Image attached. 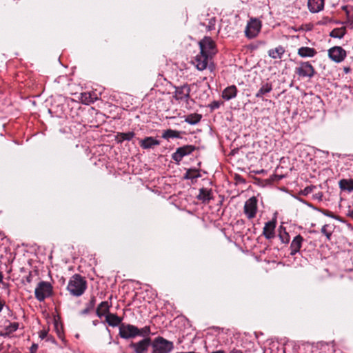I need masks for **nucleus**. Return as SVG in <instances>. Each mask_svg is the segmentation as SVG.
<instances>
[{
	"mask_svg": "<svg viewBox=\"0 0 353 353\" xmlns=\"http://www.w3.org/2000/svg\"><path fill=\"white\" fill-rule=\"evenodd\" d=\"M215 24H216V19H215V17H212V18L209 19L208 23L207 25H205V23H203V26H205L206 29L208 31L214 30Z\"/></svg>",
	"mask_w": 353,
	"mask_h": 353,
	"instance_id": "38",
	"label": "nucleus"
},
{
	"mask_svg": "<svg viewBox=\"0 0 353 353\" xmlns=\"http://www.w3.org/2000/svg\"><path fill=\"white\" fill-rule=\"evenodd\" d=\"M350 70V68H345V72H346V73H347V72H348Z\"/></svg>",
	"mask_w": 353,
	"mask_h": 353,
	"instance_id": "44",
	"label": "nucleus"
},
{
	"mask_svg": "<svg viewBox=\"0 0 353 353\" xmlns=\"http://www.w3.org/2000/svg\"><path fill=\"white\" fill-rule=\"evenodd\" d=\"M342 8L345 12L347 18V21L343 23H350L351 25V21L353 20V8L349 6H343Z\"/></svg>",
	"mask_w": 353,
	"mask_h": 353,
	"instance_id": "33",
	"label": "nucleus"
},
{
	"mask_svg": "<svg viewBox=\"0 0 353 353\" xmlns=\"http://www.w3.org/2000/svg\"><path fill=\"white\" fill-rule=\"evenodd\" d=\"M150 334V327L149 326H145L141 329H139L137 336L145 337Z\"/></svg>",
	"mask_w": 353,
	"mask_h": 353,
	"instance_id": "37",
	"label": "nucleus"
},
{
	"mask_svg": "<svg viewBox=\"0 0 353 353\" xmlns=\"http://www.w3.org/2000/svg\"><path fill=\"white\" fill-rule=\"evenodd\" d=\"M139 328L133 325L121 323L119 326V335L125 339L136 337Z\"/></svg>",
	"mask_w": 353,
	"mask_h": 353,
	"instance_id": "6",
	"label": "nucleus"
},
{
	"mask_svg": "<svg viewBox=\"0 0 353 353\" xmlns=\"http://www.w3.org/2000/svg\"><path fill=\"white\" fill-rule=\"evenodd\" d=\"M19 328V323L17 322L10 323L8 325L5 327V332H1L0 335L3 336H8L15 332Z\"/></svg>",
	"mask_w": 353,
	"mask_h": 353,
	"instance_id": "28",
	"label": "nucleus"
},
{
	"mask_svg": "<svg viewBox=\"0 0 353 353\" xmlns=\"http://www.w3.org/2000/svg\"><path fill=\"white\" fill-rule=\"evenodd\" d=\"M295 72L301 77L311 78L314 76L315 70L314 67L308 62H301L295 69Z\"/></svg>",
	"mask_w": 353,
	"mask_h": 353,
	"instance_id": "8",
	"label": "nucleus"
},
{
	"mask_svg": "<svg viewBox=\"0 0 353 353\" xmlns=\"http://www.w3.org/2000/svg\"><path fill=\"white\" fill-rule=\"evenodd\" d=\"M135 134L133 132H121L117 134V137L120 139L119 142L123 141H130L134 137Z\"/></svg>",
	"mask_w": 353,
	"mask_h": 353,
	"instance_id": "34",
	"label": "nucleus"
},
{
	"mask_svg": "<svg viewBox=\"0 0 353 353\" xmlns=\"http://www.w3.org/2000/svg\"><path fill=\"white\" fill-rule=\"evenodd\" d=\"M305 191L307 192H308L307 188H305Z\"/></svg>",
	"mask_w": 353,
	"mask_h": 353,
	"instance_id": "47",
	"label": "nucleus"
},
{
	"mask_svg": "<svg viewBox=\"0 0 353 353\" xmlns=\"http://www.w3.org/2000/svg\"><path fill=\"white\" fill-rule=\"evenodd\" d=\"M321 233L323 234L327 240H330L331 236L332 234V230H331V226L330 225L325 224L321 228Z\"/></svg>",
	"mask_w": 353,
	"mask_h": 353,
	"instance_id": "35",
	"label": "nucleus"
},
{
	"mask_svg": "<svg viewBox=\"0 0 353 353\" xmlns=\"http://www.w3.org/2000/svg\"><path fill=\"white\" fill-rule=\"evenodd\" d=\"M276 219H273L265 223L263 230V234L267 239H271L274 237V230L276 228Z\"/></svg>",
	"mask_w": 353,
	"mask_h": 353,
	"instance_id": "14",
	"label": "nucleus"
},
{
	"mask_svg": "<svg viewBox=\"0 0 353 353\" xmlns=\"http://www.w3.org/2000/svg\"><path fill=\"white\" fill-rule=\"evenodd\" d=\"M346 34V28L345 27L337 28L332 30L330 36L333 38L341 39Z\"/></svg>",
	"mask_w": 353,
	"mask_h": 353,
	"instance_id": "29",
	"label": "nucleus"
},
{
	"mask_svg": "<svg viewBox=\"0 0 353 353\" xmlns=\"http://www.w3.org/2000/svg\"><path fill=\"white\" fill-rule=\"evenodd\" d=\"M298 54L303 58L313 57L316 54L315 49L309 47H301L298 50Z\"/></svg>",
	"mask_w": 353,
	"mask_h": 353,
	"instance_id": "23",
	"label": "nucleus"
},
{
	"mask_svg": "<svg viewBox=\"0 0 353 353\" xmlns=\"http://www.w3.org/2000/svg\"><path fill=\"white\" fill-rule=\"evenodd\" d=\"M212 57H208V55H205L201 52L200 54H197L194 61V63L195 64L196 68L199 70H203L206 69L208 61L210 60Z\"/></svg>",
	"mask_w": 353,
	"mask_h": 353,
	"instance_id": "13",
	"label": "nucleus"
},
{
	"mask_svg": "<svg viewBox=\"0 0 353 353\" xmlns=\"http://www.w3.org/2000/svg\"><path fill=\"white\" fill-rule=\"evenodd\" d=\"M201 174L198 170L196 169H189L187 170L186 173L184 175V179H196L199 178Z\"/></svg>",
	"mask_w": 353,
	"mask_h": 353,
	"instance_id": "32",
	"label": "nucleus"
},
{
	"mask_svg": "<svg viewBox=\"0 0 353 353\" xmlns=\"http://www.w3.org/2000/svg\"><path fill=\"white\" fill-rule=\"evenodd\" d=\"M38 349V345L37 344H32L30 347V352L31 353H35Z\"/></svg>",
	"mask_w": 353,
	"mask_h": 353,
	"instance_id": "40",
	"label": "nucleus"
},
{
	"mask_svg": "<svg viewBox=\"0 0 353 353\" xmlns=\"http://www.w3.org/2000/svg\"><path fill=\"white\" fill-rule=\"evenodd\" d=\"M47 334V332L46 331L41 332L39 336L41 339H44Z\"/></svg>",
	"mask_w": 353,
	"mask_h": 353,
	"instance_id": "41",
	"label": "nucleus"
},
{
	"mask_svg": "<svg viewBox=\"0 0 353 353\" xmlns=\"http://www.w3.org/2000/svg\"><path fill=\"white\" fill-rule=\"evenodd\" d=\"M87 288V282L85 279L79 274H74L69 280L67 290L74 296H80Z\"/></svg>",
	"mask_w": 353,
	"mask_h": 353,
	"instance_id": "1",
	"label": "nucleus"
},
{
	"mask_svg": "<svg viewBox=\"0 0 353 353\" xmlns=\"http://www.w3.org/2000/svg\"><path fill=\"white\" fill-rule=\"evenodd\" d=\"M352 28H353V20L351 21Z\"/></svg>",
	"mask_w": 353,
	"mask_h": 353,
	"instance_id": "46",
	"label": "nucleus"
},
{
	"mask_svg": "<svg viewBox=\"0 0 353 353\" xmlns=\"http://www.w3.org/2000/svg\"><path fill=\"white\" fill-rule=\"evenodd\" d=\"M303 242V238L300 234L296 235L292 241L290 245V254L292 256L295 255L298 253L301 248L302 243Z\"/></svg>",
	"mask_w": 353,
	"mask_h": 353,
	"instance_id": "16",
	"label": "nucleus"
},
{
	"mask_svg": "<svg viewBox=\"0 0 353 353\" xmlns=\"http://www.w3.org/2000/svg\"><path fill=\"white\" fill-rule=\"evenodd\" d=\"M176 353H192V352H176Z\"/></svg>",
	"mask_w": 353,
	"mask_h": 353,
	"instance_id": "45",
	"label": "nucleus"
},
{
	"mask_svg": "<svg viewBox=\"0 0 353 353\" xmlns=\"http://www.w3.org/2000/svg\"><path fill=\"white\" fill-rule=\"evenodd\" d=\"M190 87L188 84H184L181 86L176 87L174 94V98L177 101H185L190 98Z\"/></svg>",
	"mask_w": 353,
	"mask_h": 353,
	"instance_id": "11",
	"label": "nucleus"
},
{
	"mask_svg": "<svg viewBox=\"0 0 353 353\" xmlns=\"http://www.w3.org/2000/svg\"><path fill=\"white\" fill-rule=\"evenodd\" d=\"M279 237L283 243H288L290 240L289 234L286 232V229L283 225L279 228Z\"/></svg>",
	"mask_w": 353,
	"mask_h": 353,
	"instance_id": "27",
	"label": "nucleus"
},
{
	"mask_svg": "<svg viewBox=\"0 0 353 353\" xmlns=\"http://www.w3.org/2000/svg\"><path fill=\"white\" fill-rule=\"evenodd\" d=\"M52 292V288L50 283L41 281L35 288L34 294L39 301H43L47 297L51 295Z\"/></svg>",
	"mask_w": 353,
	"mask_h": 353,
	"instance_id": "3",
	"label": "nucleus"
},
{
	"mask_svg": "<svg viewBox=\"0 0 353 353\" xmlns=\"http://www.w3.org/2000/svg\"><path fill=\"white\" fill-rule=\"evenodd\" d=\"M219 102L218 101H213L210 105V107L212 108V109H216V108H219Z\"/></svg>",
	"mask_w": 353,
	"mask_h": 353,
	"instance_id": "39",
	"label": "nucleus"
},
{
	"mask_svg": "<svg viewBox=\"0 0 353 353\" xmlns=\"http://www.w3.org/2000/svg\"><path fill=\"white\" fill-rule=\"evenodd\" d=\"M257 212V199L252 196L246 201L244 205V213L248 219L255 217Z\"/></svg>",
	"mask_w": 353,
	"mask_h": 353,
	"instance_id": "7",
	"label": "nucleus"
},
{
	"mask_svg": "<svg viewBox=\"0 0 353 353\" xmlns=\"http://www.w3.org/2000/svg\"><path fill=\"white\" fill-rule=\"evenodd\" d=\"M339 185L341 190H345L351 192L353 191V179H341L339 182Z\"/></svg>",
	"mask_w": 353,
	"mask_h": 353,
	"instance_id": "24",
	"label": "nucleus"
},
{
	"mask_svg": "<svg viewBox=\"0 0 353 353\" xmlns=\"http://www.w3.org/2000/svg\"><path fill=\"white\" fill-rule=\"evenodd\" d=\"M3 274L2 272L0 271V283L3 282Z\"/></svg>",
	"mask_w": 353,
	"mask_h": 353,
	"instance_id": "43",
	"label": "nucleus"
},
{
	"mask_svg": "<svg viewBox=\"0 0 353 353\" xmlns=\"http://www.w3.org/2000/svg\"><path fill=\"white\" fill-rule=\"evenodd\" d=\"M200 52L212 57L216 53L215 43L210 37H205L199 43Z\"/></svg>",
	"mask_w": 353,
	"mask_h": 353,
	"instance_id": "4",
	"label": "nucleus"
},
{
	"mask_svg": "<svg viewBox=\"0 0 353 353\" xmlns=\"http://www.w3.org/2000/svg\"><path fill=\"white\" fill-rule=\"evenodd\" d=\"M237 88L234 85H230L225 88L222 92V97L226 101L232 99L236 97Z\"/></svg>",
	"mask_w": 353,
	"mask_h": 353,
	"instance_id": "18",
	"label": "nucleus"
},
{
	"mask_svg": "<svg viewBox=\"0 0 353 353\" xmlns=\"http://www.w3.org/2000/svg\"><path fill=\"white\" fill-rule=\"evenodd\" d=\"M105 321L110 326L117 327L118 325L120 326L122 319L115 314L110 313L105 316Z\"/></svg>",
	"mask_w": 353,
	"mask_h": 353,
	"instance_id": "21",
	"label": "nucleus"
},
{
	"mask_svg": "<svg viewBox=\"0 0 353 353\" xmlns=\"http://www.w3.org/2000/svg\"><path fill=\"white\" fill-rule=\"evenodd\" d=\"M328 55L332 61L340 63L346 57V52L342 47L335 46L328 50Z\"/></svg>",
	"mask_w": 353,
	"mask_h": 353,
	"instance_id": "10",
	"label": "nucleus"
},
{
	"mask_svg": "<svg viewBox=\"0 0 353 353\" xmlns=\"http://www.w3.org/2000/svg\"><path fill=\"white\" fill-rule=\"evenodd\" d=\"M110 304L108 301H102L97 307L96 314L97 316L101 318L104 315H107L109 313Z\"/></svg>",
	"mask_w": 353,
	"mask_h": 353,
	"instance_id": "22",
	"label": "nucleus"
},
{
	"mask_svg": "<svg viewBox=\"0 0 353 353\" xmlns=\"http://www.w3.org/2000/svg\"><path fill=\"white\" fill-rule=\"evenodd\" d=\"M96 304V297L94 296H91L89 303L86 305L85 309L81 310V314L85 315L88 314L91 310H93L94 305Z\"/></svg>",
	"mask_w": 353,
	"mask_h": 353,
	"instance_id": "31",
	"label": "nucleus"
},
{
	"mask_svg": "<svg viewBox=\"0 0 353 353\" xmlns=\"http://www.w3.org/2000/svg\"><path fill=\"white\" fill-rule=\"evenodd\" d=\"M272 90V85L270 83H265L262 84L259 91L256 93V98H262L263 95L270 92Z\"/></svg>",
	"mask_w": 353,
	"mask_h": 353,
	"instance_id": "25",
	"label": "nucleus"
},
{
	"mask_svg": "<svg viewBox=\"0 0 353 353\" xmlns=\"http://www.w3.org/2000/svg\"><path fill=\"white\" fill-rule=\"evenodd\" d=\"M97 99V97H93L90 93H83L81 96V100L85 103H94V101Z\"/></svg>",
	"mask_w": 353,
	"mask_h": 353,
	"instance_id": "36",
	"label": "nucleus"
},
{
	"mask_svg": "<svg viewBox=\"0 0 353 353\" xmlns=\"http://www.w3.org/2000/svg\"><path fill=\"white\" fill-rule=\"evenodd\" d=\"M352 216H353V212H352Z\"/></svg>",
	"mask_w": 353,
	"mask_h": 353,
	"instance_id": "48",
	"label": "nucleus"
},
{
	"mask_svg": "<svg viewBox=\"0 0 353 353\" xmlns=\"http://www.w3.org/2000/svg\"><path fill=\"white\" fill-rule=\"evenodd\" d=\"M285 52V48L282 46H279L276 47L275 48L270 49L268 52V54L269 57H270L272 59H281L283 57Z\"/></svg>",
	"mask_w": 353,
	"mask_h": 353,
	"instance_id": "20",
	"label": "nucleus"
},
{
	"mask_svg": "<svg viewBox=\"0 0 353 353\" xmlns=\"http://www.w3.org/2000/svg\"><path fill=\"white\" fill-rule=\"evenodd\" d=\"M197 199L203 203H208L211 199H212V190L204 188H201L199 190V194L197 196Z\"/></svg>",
	"mask_w": 353,
	"mask_h": 353,
	"instance_id": "19",
	"label": "nucleus"
},
{
	"mask_svg": "<svg viewBox=\"0 0 353 353\" xmlns=\"http://www.w3.org/2000/svg\"><path fill=\"white\" fill-rule=\"evenodd\" d=\"M229 353H243V352L240 350L233 349Z\"/></svg>",
	"mask_w": 353,
	"mask_h": 353,
	"instance_id": "42",
	"label": "nucleus"
},
{
	"mask_svg": "<svg viewBox=\"0 0 353 353\" xmlns=\"http://www.w3.org/2000/svg\"><path fill=\"white\" fill-rule=\"evenodd\" d=\"M201 114L193 113L185 116L184 121L190 125H196L201 121Z\"/></svg>",
	"mask_w": 353,
	"mask_h": 353,
	"instance_id": "26",
	"label": "nucleus"
},
{
	"mask_svg": "<svg viewBox=\"0 0 353 353\" xmlns=\"http://www.w3.org/2000/svg\"><path fill=\"white\" fill-rule=\"evenodd\" d=\"M261 28V23L256 19H252L247 24L245 34L248 39L256 37L260 32Z\"/></svg>",
	"mask_w": 353,
	"mask_h": 353,
	"instance_id": "5",
	"label": "nucleus"
},
{
	"mask_svg": "<svg viewBox=\"0 0 353 353\" xmlns=\"http://www.w3.org/2000/svg\"><path fill=\"white\" fill-rule=\"evenodd\" d=\"M151 343V339L145 337L137 343L132 342L130 347L134 349L135 353H146Z\"/></svg>",
	"mask_w": 353,
	"mask_h": 353,
	"instance_id": "12",
	"label": "nucleus"
},
{
	"mask_svg": "<svg viewBox=\"0 0 353 353\" xmlns=\"http://www.w3.org/2000/svg\"><path fill=\"white\" fill-rule=\"evenodd\" d=\"M325 0H308L307 6L311 12L316 13L324 8Z\"/></svg>",
	"mask_w": 353,
	"mask_h": 353,
	"instance_id": "17",
	"label": "nucleus"
},
{
	"mask_svg": "<svg viewBox=\"0 0 353 353\" xmlns=\"http://www.w3.org/2000/svg\"><path fill=\"white\" fill-rule=\"evenodd\" d=\"M162 137L165 139H169L170 138H181L180 132L168 129L163 132Z\"/></svg>",
	"mask_w": 353,
	"mask_h": 353,
	"instance_id": "30",
	"label": "nucleus"
},
{
	"mask_svg": "<svg viewBox=\"0 0 353 353\" xmlns=\"http://www.w3.org/2000/svg\"><path fill=\"white\" fill-rule=\"evenodd\" d=\"M152 353H170L174 349V344L162 336H157L151 343Z\"/></svg>",
	"mask_w": 353,
	"mask_h": 353,
	"instance_id": "2",
	"label": "nucleus"
},
{
	"mask_svg": "<svg viewBox=\"0 0 353 353\" xmlns=\"http://www.w3.org/2000/svg\"><path fill=\"white\" fill-rule=\"evenodd\" d=\"M139 144L143 149H150L159 145L160 141L152 137H147L143 139H140Z\"/></svg>",
	"mask_w": 353,
	"mask_h": 353,
	"instance_id": "15",
	"label": "nucleus"
},
{
	"mask_svg": "<svg viewBox=\"0 0 353 353\" xmlns=\"http://www.w3.org/2000/svg\"><path fill=\"white\" fill-rule=\"evenodd\" d=\"M195 149L192 145H186L179 147L175 152L172 154V159L176 163H179L184 157L190 154Z\"/></svg>",
	"mask_w": 353,
	"mask_h": 353,
	"instance_id": "9",
	"label": "nucleus"
}]
</instances>
